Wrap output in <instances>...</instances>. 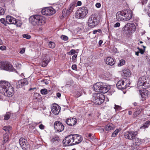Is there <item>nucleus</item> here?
I'll return each instance as SVG.
<instances>
[{"mask_svg":"<svg viewBox=\"0 0 150 150\" xmlns=\"http://www.w3.org/2000/svg\"><path fill=\"white\" fill-rule=\"evenodd\" d=\"M150 125V121H147L144 123L143 125L140 128V129H145L146 128H147Z\"/></svg>","mask_w":150,"mask_h":150,"instance_id":"obj_27","label":"nucleus"},{"mask_svg":"<svg viewBox=\"0 0 150 150\" xmlns=\"http://www.w3.org/2000/svg\"><path fill=\"white\" fill-rule=\"evenodd\" d=\"M139 94L140 95L142 98V100H144L149 94V92L147 90H139Z\"/></svg>","mask_w":150,"mask_h":150,"instance_id":"obj_17","label":"nucleus"},{"mask_svg":"<svg viewBox=\"0 0 150 150\" xmlns=\"http://www.w3.org/2000/svg\"><path fill=\"white\" fill-rule=\"evenodd\" d=\"M96 6L97 8H99L101 6V4L99 3H97L96 4Z\"/></svg>","mask_w":150,"mask_h":150,"instance_id":"obj_52","label":"nucleus"},{"mask_svg":"<svg viewBox=\"0 0 150 150\" xmlns=\"http://www.w3.org/2000/svg\"><path fill=\"white\" fill-rule=\"evenodd\" d=\"M61 38L62 40L64 41L67 40L68 39V37L67 36L63 35L61 36Z\"/></svg>","mask_w":150,"mask_h":150,"instance_id":"obj_40","label":"nucleus"},{"mask_svg":"<svg viewBox=\"0 0 150 150\" xmlns=\"http://www.w3.org/2000/svg\"><path fill=\"white\" fill-rule=\"evenodd\" d=\"M96 30H94L93 31V34H96L97 32L96 31Z\"/></svg>","mask_w":150,"mask_h":150,"instance_id":"obj_63","label":"nucleus"},{"mask_svg":"<svg viewBox=\"0 0 150 150\" xmlns=\"http://www.w3.org/2000/svg\"><path fill=\"white\" fill-rule=\"evenodd\" d=\"M11 113L9 112L7 113L4 116V119L5 120H8L10 117Z\"/></svg>","mask_w":150,"mask_h":150,"instance_id":"obj_33","label":"nucleus"},{"mask_svg":"<svg viewBox=\"0 0 150 150\" xmlns=\"http://www.w3.org/2000/svg\"><path fill=\"white\" fill-rule=\"evenodd\" d=\"M46 111L47 113H45L46 115H48L49 114L51 113L50 111L48 110H46Z\"/></svg>","mask_w":150,"mask_h":150,"instance_id":"obj_57","label":"nucleus"},{"mask_svg":"<svg viewBox=\"0 0 150 150\" xmlns=\"http://www.w3.org/2000/svg\"><path fill=\"white\" fill-rule=\"evenodd\" d=\"M77 57V55L76 54H74V55H73L72 57V60L73 61H74L75 59Z\"/></svg>","mask_w":150,"mask_h":150,"instance_id":"obj_46","label":"nucleus"},{"mask_svg":"<svg viewBox=\"0 0 150 150\" xmlns=\"http://www.w3.org/2000/svg\"><path fill=\"white\" fill-rule=\"evenodd\" d=\"M60 110V107L57 104H54L51 108V111L55 115L58 114Z\"/></svg>","mask_w":150,"mask_h":150,"instance_id":"obj_19","label":"nucleus"},{"mask_svg":"<svg viewBox=\"0 0 150 150\" xmlns=\"http://www.w3.org/2000/svg\"><path fill=\"white\" fill-rule=\"evenodd\" d=\"M97 32H98L99 33H101L102 32L101 30L100 29H98L97 30H96Z\"/></svg>","mask_w":150,"mask_h":150,"instance_id":"obj_62","label":"nucleus"},{"mask_svg":"<svg viewBox=\"0 0 150 150\" xmlns=\"http://www.w3.org/2000/svg\"><path fill=\"white\" fill-rule=\"evenodd\" d=\"M93 88L95 91L102 93H105L108 91L107 85L100 82L94 84Z\"/></svg>","mask_w":150,"mask_h":150,"instance_id":"obj_6","label":"nucleus"},{"mask_svg":"<svg viewBox=\"0 0 150 150\" xmlns=\"http://www.w3.org/2000/svg\"><path fill=\"white\" fill-rule=\"evenodd\" d=\"M146 59L147 61L149 62V64H150V57L148 56H146Z\"/></svg>","mask_w":150,"mask_h":150,"instance_id":"obj_53","label":"nucleus"},{"mask_svg":"<svg viewBox=\"0 0 150 150\" xmlns=\"http://www.w3.org/2000/svg\"><path fill=\"white\" fill-rule=\"evenodd\" d=\"M98 23L99 21L98 20L97 15L92 14L89 17L88 21L89 26L92 28H94L98 24Z\"/></svg>","mask_w":150,"mask_h":150,"instance_id":"obj_7","label":"nucleus"},{"mask_svg":"<svg viewBox=\"0 0 150 150\" xmlns=\"http://www.w3.org/2000/svg\"><path fill=\"white\" fill-rule=\"evenodd\" d=\"M138 133V132L137 131H127L125 133L124 136L126 139L132 140L135 139Z\"/></svg>","mask_w":150,"mask_h":150,"instance_id":"obj_11","label":"nucleus"},{"mask_svg":"<svg viewBox=\"0 0 150 150\" xmlns=\"http://www.w3.org/2000/svg\"><path fill=\"white\" fill-rule=\"evenodd\" d=\"M114 108L115 109L116 111L120 110H121L122 109V108L121 106H120L118 105H117L116 104L115 105Z\"/></svg>","mask_w":150,"mask_h":150,"instance_id":"obj_38","label":"nucleus"},{"mask_svg":"<svg viewBox=\"0 0 150 150\" xmlns=\"http://www.w3.org/2000/svg\"><path fill=\"white\" fill-rule=\"evenodd\" d=\"M124 16L125 17V21H128L130 19L132 16V11L129 9H126L123 10Z\"/></svg>","mask_w":150,"mask_h":150,"instance_id":"obj_16","label":"nucleus"},{"mask_svg":"<svg viewBox=\"0 0 150 150\" xmlns=\"http://www.w3.org/2000/svg\"><path fill=\"white\" fill-rule=\"evenodd\" d=\"M64 127L60 121H56L54 123V128L58 132H61L64 129Z\"/></svg>","mask_w":150,"mask_h":150,"instance_id":"obj_15","label":"nucleus"},{"mask_svg":"<svg viewBox=\"0 0 150 150\" xmlns=\"http://www.w3.org/2000/svg\"><path fill=\"white\" fill-rule=\"evenodd\" d=\"M81 5V1H78L77 3V5L78 6H80Z\"/></svg>","mask_w":150,"mask_h":150,"instance_id":"obj_58","label":"nucleus"},{"mask_svg":"<svg viewBox=\"0 0 150 150\" xmlns=\"http://www.w3.org/2000/svg\"><path fill=\"white\" fill-rule=\"evenodd\" d=\"M141 112V111L140 110H138L135 112L133 115V117H136L138 115H139Z\"/></svg>","mask_w":150,"mask_h":150,"instance_id":"obj_31","label":"nucleus"},{"mask_svg":"<svg viewBox=\"0 0 150 150\" xmlns=\"http://www.w3.org/2000/svg\"><path fill=\"white\" fill-rule=\"evenodd\" d=\"M43 15L51 16L55 13V10L52 7L46 8L43 9L41 11Z\"/></svg>","mask_w":150,"mask_h":150,"instance_id":"obj_13","label":"nucleus"},{"mask_svg":"<svg viewBox=\"0 0 150 150\" xmlns=\"http://www.w3.org/2000/svg\"><path fill=\"white\" fill-rule=\"evenodd\" d=\"M75 5L74 3H71L69 5L67 11L66 16L69 15L73 11L75 7Z\"/></svg>","mask_w":150,"mask_h":150,"instance_id":"obj_24","label":"nucleus"},{"mask_svg":"<svg viewBox=\"0 0 150 150\" xmlns=\"http://www.w3.org/2000/svg\"><path fill=\"white\" fill-rule=\"evenodd\" d=\"M25 51V50L24 49L22 50H21L20 52V53L21 54H23V53Z\"/></svg>","mask_w":150,"mask_h":150,"instance_id":"obj_61","label":"nucleus"},{"mask_svg":"<svg viewBox=\"0 0 150 150\" xmlns=\"http://www.w3.org/2000/svg\"><path fill=\"white\" fill-rule=\"evenodd\" d=\"M23 37L27 39H29L30 38V36L28 34H24L23 35Z\"/></svg>","mask_w":150,"mask_h":150,"instance_id":"obj_43","label":"nucleus"},{"mask_svg":"<svg viewBox=\"0 0 150 150\" xmlns=\"http://www.w3.org/2000/svg\"><path fill=\"white\" fill-rule=\"evenodd\" d=\"M6 47L5 46H2L0 47V49L1 50H6Z\"/></svg>","mask_w":150,"mask_h":150,"instance_id":"obj_49","label":"nucleus"},{"mask_svg":"<svg viewBox=\"0 0 150 150\" xmlns=\"http://www.w3.org/2000/svg\"><path fill=\"white\" fill-rule=\"evenodd\" d=\"M120 23H116L114 25V27H119L120 26Z\"/></svg>","mask_w":150,"mask_h":150,"instance_id":"obj_51","label":"nucleus"},{"mask_svg":"<svg viewBox=\"0 0 150 150\" xmlns=\"http://www.w3.org/2000/svg\"><path fill=\"white\" fill-rule=\"evenodd\" d=\"M9 139V136L8 134H5L3 136V142L6 143L8 142Z\"/></svg>","mask_w":150,"mask_h":150,"instance_id":"obj_29","label":"nucleus"},{"mask_svg":"<svg viewBox=\"0 0 150 150\" xmlns=\"http://www.w3.org/2000/svg\"><path fill=\"white\" fill-rule=\"evenodd\" d=\"M11 127L10 126H5L3 127V130L7 132L9 131L11 129Z\"/></svg>","mask_w":150,"mask_h":150,"instance_id":"obj_34","label":"nucleus"},{"mask_svg":"<svg viewBox=\"0 0 150 150\" xmlns=\"http://www.w3.org/2000/svg\"><path fill=\"white\" fill-rule=\"evenodd\" d=\"M116 18L119 20L125 21V17L124 16L123 10L117 12L116 15Z\"/></svg>","mask_w":150,"mask_h":150,"instance_id":"obj_22","label":"nucleus"},{"mask_svg":"<svg viewBox=\"0 0 150 150\" xmlns=\"http://www.w3.org/2000/svg\"><path fill=\"white\" fill-rule=\"evenodd\" d=\"M0 93L6 96L11 97L14 94V89L8 82L1 81H0Z\"/></svg>","mask_w":150,"mask_h":150,"instance_id":"obj_1","label":"nucleus"},{"mask_svg":"<svg viewBox=\"0 0 150 150\" xmlns=\"http://www.w3.org/2000/svg\"><path fill=\"white\" fill-rule=\"evenodd\" d=\"M19 143L23 150H29L30 145L27 141L24 138L21 137L19 140Z\"/></svg>","mask_w":150,"mask_h":150,"instance_id":"obj_12","label":"nucleus"},{"mask_svg":"<svg viewBox=\"0 0 150 150\" xmlns=\"http://www.w3.org/2000/svg\"><path fill=\"white\" fill-rule=\"evenodd\" d=\"M88 13V8L83 6L79 8L75 13L76 18L79 19H82L86 17Z\"/></svg>","mask_w":150,"mask_h":150,"instance_id":"obj_5","label":"nucleus"},{"mask_svg":"<svg viewBox=\"0 0 150 150\" xmlns=\"http://www.w3.org/2000/svg\"><path fill=\"white\" fill-rule=\"evenodd\" d=\"M59 140V138L57 136L53 137L51 139V142L52 143L56 144L57 143Z\"/></svg>","mask_w":150,"mask_h":150,"instance_id":"obj_28","label":"nucleus"},{"mask_svg":"<svg viewBox=\"0 0 150 150\" xmlns=\"http://www.w3.org/2000/svg\"><path fill=\"white\" fill-rule=\"evenodd\" d=\"M28 84V81L26 79L19 80L16 83V87L18 88L21 87L23 86L27 85Z\"/></svg>","mask_w":150,"mask_h":150,"instance_id":"obj_18","label":"nucleus"},{"mask_svg":"<svg viewBox=\"0 0 150 150\" xmlns=\"http://www.w3.org/2000/svg\"><path fill=\"white\" fill-rule=\"evenodd\" d=\"M49 47L51 48H53L55 46L54 42H50L48 44Z\"/></svg>","mask_w":150,"mask_h":150,"instance_id":"obj_32","label":"nucleus"},{"mask_svg":"<svg viewBox=\"0 0 150 150\" xmlns=\"http://www.w3.org/2000/svg\"><path fill=\"white\" fill-rule=\"evenodd\" d=\"M29 21L30 23L34 25H41L45 23L46 19L41 15H37L30 17Z\"/></svg>","mask_w":150,"mask_h":150,"instance_id":"obj_3","label":"nucleus"},{"mask_svg":"<svg viewBox=\"0 0 150 150\" xmlns=\"http://www.w3.org/2000/svg\"><path fill=\"white\" fill-rule=\"evenodd\" d=\"M125 27L127 32L129 34L134 33L136 30L135 25L132 23H127L125 25Z\"/></svg>","mask_w":150,"mask_h":150,"instance_id":"obj_14","label":"nucleus"},{"mask_svg":"<svg viewBox=\"0 0 150 150\" xmlns=\"http://www.w3.org/2000/svg\"><path fill=\"white\" fill-rule=\"evenodd\" d=\"M150 87V80L145 76L139 78L137 87L138 88L142 87L143 88H148Z\"/></svg>","mask_w":150,"mask_h":150,"instance_id":"obj_4","label":"nucleus"},{"mask_svg":"<svg viewBox=\"0 0 150 150\" xmlns=\"http://www.w3.org/2000/svg\"><path fill=\"white\" fill-rule=\"evenodd\" d=\"M124 76L126 77H129L130 76L131 74L129 70H126L124 71L123 72Z\"/></svg>","mask_w":150,"mask_h":150,"instance_id":"obj_30","label":"nucleus"},{"mask_svg":"<svg viewBox=\"0 0 150 150\" xmlns=\"http://www.w3.org/2000/svg\"><path fill=\"white\" fill-rule=\"evenodd\" d=\"M6 21L8 24H15L17 22L16 19L10 16H6Z\"/></svg>","mask_w":150,"mask_h":150,"instance_id":"obj_21","label":"nucleus"},{"mask_svg":"<svg viewBox=\"0 0 150 150\" xmlns=\"http://www.w3.org/2000/svg\"><path fill=\"white\" fill-rule=\"evenodd\" d=\"M82 140V137L77 134L69 135L63 141L65 146H72L80 143Z\"/></svg>","mask_w":150,"mask_h":150,"instance_id":"obj_2","label":"nucleus"},{"mask_svg":"<svg viewBox=\"0 0 150 150\" xmlns=\"http://www.w3.org/2000/svg\"><path fill=\"white\" fill-rule=\"evenodd\" d=\"M0 68L7 71H11L13 70V67L8 62H0Z\"/></svg>","mask_w":150,"mask_h":150,"instance_id":"obj_10","label":"nucleus"},{"mask_svg":"<svg viewBox=\"0 0 150 150\" xmlns=\"http://www.w3.org/2000/svg\"><path fill=\"white\" fill-rule=\"evenodd\" d=\"M15 24L17 26H20L21 25V24L20 22L19 21H17L16 23H15Z\"/></svg>","mask_w":150,"mask_h":150,"instance_id":"obj_48","label":"nucleus"},{"mask_svg":"<svg viewBox=\"0 0 150 150\" xmlns=\"http://www.w3.org/2000/svg\"><path fill=\"white\" fill-rule=\"evenodd\" d=\"M105 99L104 96L102 94L96 93L93 100L94 102L96 104L100 105L102 103Z\"/></svg>","mask_w":150,"mask_h":150,"instance_id":"obj_9","label":"nucleus"},{"mask_svg":"<svg viewBox=\"0 0 150 150\" xmlns=\"http://www.w3.org/2000/svg\"><path fill=\"white\" fill-rule=\"evenodd\" d=\"M50 61L48 58L47 57H46V58L43 59L42 62L40 63V65L43 67H46Z\"/></svg>","mask_w":150,"mask_h":150,"instance_id":"obj_26","label":"nucleus"},{"mask_svg":"<svg viewBox=\"0 0 150 150\" xmlns=\"http://www.w3.org/2000/svg\"><path fill=\"white\" fill-rule=\"evenodd\" d=\"M4 11L2 8L0 7V16L4 15Z\"/></svg>","mask_w":150,"mask_h":150,"instance_id":"obj_42","label":"nucleus"},{"mask_svg":"<svg viewBox=\"0 0 150 150\" xmlns=\"http://www.w3.org/2000/svg\"><path fill=\"white\" fill-rule=\"evenodd\" d=\"M71 68L74 70H76L77 69V66L76 64L73 65L71 67Z\"/></svg>","mask_w":150,"mask_h":150,"instance_id":"obj_45","label":"nucleus"},{"mask_svg":"<svg viewBox=\"0 0 150 150\" xmlns=\"http://www.w3.org/2000/svg\"><path fill=\"white\" fill-rule=\"evenodd\" d=\"M128 114H129V115H131L132 114V112L131 111H129L128 112Z\"/></svg>","mask_w":150,"mask_h":150,"instance_id":"obj_64","label":"nucleus"},{"mask_svg":"<svg viewBox=\"0 0 150 150\" xmlns=\"http://www.w3.org/2000/svg\"><path fill=\"white\" fill-rule=\"evenodd\" d=\"M85 135L86 137L88 138H89L91 140L93 139V136H92V134L91 133H86Z\"/></svg>","mask_w":150,"mask_h":150,"instance_id":"obj_35","label":"nucleus"},{"mask_svg":"<svg viewBox=\"0 0 150 150\" xmlns=\"http://www.w3.org/2000/svg\"><path fill=\"white\" fill-rule=\"evenodd\" d=\"M148 7L149 8L148 16L150 17V2H149L148 4Z\"/></svg>","mask_w":150,"mask_h":150,"instance_id":"obj_47","label":"nucleus"},{"mask_svg":"<svg viewBox=\"0 0 150 150\" xmlns=\"http://www.w3.org/2000/svg\"><path fill=\"white\" fill-rule=\"evenodd\" d=\"M119 132V130L118 129H116L114 132L112 134V137H115L117 135Z\"/></svg>","mask_w":150,"mask_h":150,"instance_id":"obj_39","label":"nucleus"},{"mask_svg":"<svg viewBox=\"0 0 150 150\" xmlns=\"http://www.w3.org/2000/svg\"><path fill=\"white\" fill-rule=\"evenodd\" d=\"M41 93L43 95H45L47 93V90L46 89L44 88L40 90Z\"/></svg>","mask_w":150,"mask_h":150,"instance_id":"obj_36","label":"nucleus"},{"mask_svg":"<svg viewBox=\"0 0 150 150\" xmlns=\"http://www.w3.org/2000/svg\"><path fill=\"white\" fill-rule=\"evenodd\" d=\"M77 119L75 118L70 117L67 118L66 120V123L69 126L75 125L77 122Z\"/></svg>","mask_w":150,"mask_h":150,"instance_id":"obj_20","label":"nucleus"},{"mask_svg":"<svg viewBox=\"0 0 150 150\" xmlns=\"http://www.w3.org/2000/svg\"><path fill=\"white\" fill-rule=\"evenodd\" d=\"M143 4H146L147 1V0H141Z\"/></svg>","mask_w":150,"mask_h":150,"instance_id":"obj_56","label":"nucleus"},{"mask_svg":"<svg viewBox=\"0 0 150 150\" xmlns=\"http://www.w3.org/2000/svg\"><path fill=\"white\" fill-rule=\"evenodd\" d=\"M105 62L107 64L112 66L114 65L115 63V61L112 58L108 57L105 59Z\"/></svg>","mask_w":150,"mask_h":150,"instance_id":"obj_23","label":"nucleus"},{"mask_svg":"<svg viewBox=\"0 0 150 150\" xmlns=\"http://www.w3.org/2000/svg\"><path fill=\"white\" fill-rule=\"evenodd\" d=\"M139 49V53H140L141 54H142L144 53V51L142 49H140L139 48H138Z\"/></svg>","mask_w":150,"mask_h":150,"instance_id":"obj_50","label":"nucleus"},{"mask_svg":"<svg viewBox=\"0 0 150 150\" xmlns=\"http://www.w3.org/2000/svg\"><path fill=\"white\" fill-rule=\"evenodd\" d=\"M39 127L42 129H44V126L42 124H41L39 126Z\"/></svg>","mask_w":150,"mask_h":150,"instance_id":"obj_55","label":"nucleus"},{"mask_svg":"<svg viewBox=\"0 0 150 150\" xmlns=\"http://www.w3.org/2000/svg\"><path fill=\"white\" fill-rule=\"evenodd\" d=\"M125 62L124 60L121 59L120 61V62L118 63V66L120 67L122 65H123L125 64Z\"/></svg>","mask_w":150,"mask_h":150,"instance_id":"obj_37","label":"nucleus"},{"mask_svg":"<svg viewBox=\"0 0 150 150\" xmlns=\"http://www.w3.org/2000/svg\"><path fill=\"white\" fill-rule=\"evenodd\" d=\"M75 50H74L72 49L71 50L70 52H69L68 54L69 55H72L74 54L75 53Z\"/></svg>","mask_w":150,"mask_h":150,"instance_id":"obj_41","label":"nucleus"},{"mask_svg":"<svg viewBox=\"0 0 150 150\" xmlns=\"http://www.w3.org/2000/svg\"><path fill=\"white\" fill-rule=\"evenodd\" d=\"M103 42V41L102 40H100L98 42L99 45L100 46L101 44H102Z\"/></svg>","mask_w":150,"mask_h":150,"instance_id":"obj_59","label":"nucleus"},{"mask_svg":"<svg viewBox=\"0 0 150 150\" xmlns=\"http://www.w3.org/2000/svg\"><path fill=\"white\" fill-rule=\"evenodd\" d=\"M57 96L58 97H60L61 96V94L59 93H57Z\"/></svg>","mask_w":150,"mask_h":150,"instance_id":"obj_60","label":"nucleus"},{"mask_svg":"<svg viewBox=\"0 0 150 150\" xmlns=\"http://www.w3.org/2000/svg\"><path fill=\"white\" fill-rule=\"evenodd\" d=\"M115 127L114 125L112 123H109L105 127V129L107 131H110L114 129Z\"/></svg>","mask_w":150,"mask_h":150,"instance_id":"obj_25","label":"nucleus"},{"mask_svg":"<svg viewBox=\"0 0 150 150\" xmlns=\"http://www.w3.org/2000/svg\"><path fill=\"white\" fill-rule=\"evenodd\" d=\"M15 65L16 67H18V68H20L21 66V64L18 63H16L15 64Z\"/></svg>","mask_w":150,"mask_h":150,"instance_id":"obj_44","label":"nucleus"},{"mask_svg":"<svg viewBox=\"0 0 150 150\" xmlns=\"http://www.w3.org/2000/svg\"><path fill=\"white\" fill-rule=\"evenodd\" d=\"M0 21L1 23L3 24H5V19L4 18H2L0 20Z\"/></svg>","mask_w":150,"mask_h":150,"instance_id":"obj_54","label":"nucleus"},{"mask_svg":"<svg viewBox=\"0 0 150 150\" xmlns=\"http://www.w3.org/2000/svg\"><path fill=\"white\" fill-rule=\"evenodd\" d=\"M130 83L128 79L121 80L119 81L116 84L117 88L121 89H126L129 85Z\"/></svg>","mask_w":150,"mask_h":150,"instance_id":"obj_8","label":"nucleus"}]
</instances>
